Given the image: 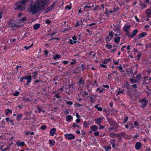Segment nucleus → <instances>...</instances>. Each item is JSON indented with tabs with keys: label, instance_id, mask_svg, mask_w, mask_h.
Segmentation results:
<instances>
[{
	"label": "nucleus",
	"instance_id": "1",
	"mask_svg": "<svg viewBox=\"0 0 151 151\" xmlns=\"http://www.w3.org/2000/svg\"><path fill=\"white\" fill-rule=\"evenodd\" d=\"M47 4L46 0H39L34 4H29L27 9V11L32 14H34L39 11L44 9L45 6Z\"/></svg>",
	"mask_w": 151,
	"mask_h": 151
},
{
	"label": "nucleus",
	"instance_id": "2",
	"mask_svg": "<svg viewBox=\"0 0 151 151\" xmlns=\"http://www.w3.org/2000/svg\"><path fill=\"white\" fill-rule=\"evenodd\" d=\"M28 0H22L21 1L16 3L14 6V8L15 10H23L26 7V3Z\"/></svg>",
	"mask_w": 151,
	"mask_h": 151
},
{
	"label": "nucleus",
	"instance_id": "3",
	"mask_svg": "<svg viewBox=\"0 0 151 151\" xmlns=\"http://www.w3.org/2000/svg\"><path fill=\"white\" fill-rule=\"evenodd\" d=\"M32 79V76L31 75L29 76H24L20 78V82H22L23 83H24L25 82V81H24V80H27V82L25 84V86H27L30 83Z\"/></svg>",
	"mask_w": 151,
	"mask_h": 151
},
{
	"label": "nucleus",
	"instance_id": "4",
	"mask_svg": "<svg viewBox=\"0 0 151 151\" xmlns=\"http://www.w3.org/2000/svg\"><path fill=\"white\" fill-rule=\"evenodd\" d=\"M148 102L147 100L145 98L139 100V102L141 103L140 107L142 109L144 108L146 106Z\"/></svg>",
	"mask_w": 151,
	"mask_h": 151
},
{
	"label": "nucleus",
	"instance_id": "5",
	"mask_svg": "<svg viewBox=\"0 0 151 151\" xmlns=\"http://www.w3.org/2000/svg\"><path fill=\"white\" fill-rule=\"evenodd\" d=\"M12 20H10L8 23V25L9 27H19L22 26V25H21V24H20L19 25H18L17 24L15 23H13L12 22Z\"/></svg>",
	"mask_w": 151,
	"mask_h": 151
},
{
	"label": "nucleus",
	"instance_id": "6",
	"mask_svg": "<svg viewBox=\"0 0 151 151\" xmlns=\"http://www.w3.org/2000/svg\"><path fill=\"white\" fill-rule=\"evenodd\" d=\"M64 136L66 139H68L69 140L73 139H74L75 137V136L74 135L71 133L65 134Z\"/></svg>",
	"mask_w": 151,
	"mask_h": 151
},
{
	"label": "nucleus",
	"instance_id": "7",
	"mask_svg": "<svg viewBox=\"0 0 151 151\" xmlns=\"http://www.w3.org/2000/svg\"><path fill=\"white\" fill-rule=\"evenodd\" d=\"M120 27L118 25H116L115 26L114 28V30L116 32L119 33V34H118L119 35H121V33H120Z\"/></svg>",
	"mask_w": 151,
	"mask_h": 151
},
{
	"label": "nucleus",
	"instance_id": "8",
	"mask_svg": "<svg viewBox=\"0 0 151 151\" xmlns=\"http://www.w3.org/2000/svg\"><path fill=\"white\" fill-rule=\"evenodd\" d=\"M145 13L147 15V17H151V7L146 10Z\"/></svg>",
	"mask_w": 151,
	"mask_h": 151
},
{
	"label": "nucleus",
	"instance_id": "9",
	"mask_svg": "<svg viewBox=\"0 0 151 151\" xmlns=\"http://www.w3.org/2000/svg\"><path fill=\"white\" fill-rule=\"evenodd\" d=\"M104 119V118L101 117L99 118H98L96 119H94V121H95L96 122V123L98 124L99 125H100V123L101 122V121L103 120Z\"/></svg>",
	"mask_w": 151,
	"mask_h": 151
},
{
	"label": "nucleus",
	"instance_id": "10",
	"mask_svg": "<svg viewBox=\"0 0 151 151\" xmlns=\"http://www.w3.org/2000/svg\"><path fill=\"white\" fill-rule=\"evenodd\" d=\"M142 146V144L140 142H137L135 143V147L137 150H139Z\"/></svg>",
	"mask_w": 151,
	"mask_h": 151
},
{
	"label": "nucleus",
	"instance_id": "11",
	"mask_svg": "<svg viewBox=\"0 0 151 151\" xmlns=\"http://www.w3.org/2000/svg\"><path fill=\"white\" fill-rule=\"evenodd\" d=\"M25 145L24 142L23 141L20 142L19 140H17L16 142V145L18 147H19L20 146L23 147Z\"/></svg>",
	"mask_w": 151,
	"mask_h": 151
},
{
	"label": "nucleus",
	"instance_id": "12",
	"mask_svg": "<svg viewBox=\"0 0 151 151\" xmlns=\"http://www.w3.org/2000/svg\"><path fill=\"white\" fill-rule=\"evenodd\" d=\"M56 130V129L55 128L51 129L50 132V135L51 136H53L54 134L55 133Z\"/></svg>",
	"mask_w": 151,
	"mask_h": 151
},
{
	"label": "nucleus",
	"instance_id": "13",
	"mask_svg": "<svg viewBox=\"0 0 151 151\" xmlns=\"http://www.w3.org/2000/svg\"><path fill=\"white\" fill-rule=\"evenodd\" d=\"M77 84H78L79 85H80L81 84L82 85H84V82L83 77H81L80 78V79L79 81L78 82Z\"/></svg>",
	"mask_w": 151,
	"mask_h": 151
},
{
	"label": "nucleus",
	"instance_id": "14",
	"mask_svg": "<svg viewBox=\"0 0 151 151\" xmlns=\"http://www.w3.org/2000/svg\"><path fill=\"white\" fill-rule=\"evenodd\" d=\"M138 32V30L137 29H135L132 33L130 35V37L131 38H133L137 34Z\"/></svg>",
	"mask_w": 151,
	"mask_h": 151
},
{
	"label": "nucleus",
	"instance_id": "15",
	"mask_svg": "<svg viewBox=\"0 0 151 151\" xmlns=\"http://www.w3.org/2000/svg\"><path fill=\"white\" fill-rule=\"evenodd\" d=\"M147 34V33L146 32H143L141 33L138 35V39H139L143 37Z\"/></svg>",
	"mask_w": 151,
	"mask_h": 151
},
{
	"label": "nucleus",
	"instance_id": "16",
	"mask_svg": "<svg viewBox=\"0 0 151 151\" xmlns=\"http://www.w3.org/2000/svg\"><path fill=\"white\" fill-rule=\"evenodd\" d=\"M98 129V127L96 125H93L91 127V129L92 131H95Z\"/></svg>",
	"mask_w": 151,
	"mask_h": 151
},
{
	"label": "nucleus",
	"instance_id": "17",
	"mask_svg": "<svg viewBox=\"0 0 151 151\" xmlns=\"http://www.w3.org/2000/svg\"><path fill=\"white\" fill-rule=\"evenodd\" d=\"M85 65L82 64L81 66L78 67L76 69L77 70H81V69H80V68H81L82 69V71H83L85 69Z\"/></svg>",
	"mask_w": 151,
	"mask_h": 151
},
{
	"label": "nucleus",
	"instance_id": "18",
	"mask_svg": "<svg viewBox=\"0 0 151 151\" xmlns=\"http://www.w3.org/2000/svg\"><path fill=\"white\" fill-rule=\"evenodd\" d=\"M130 25H125L124 27V29L125 31H128L130 27Z\"/></svg>",
	"mask_w": 151,
	"mask_h": 151
},
{
	"label": "nucleus",
	"instance_id": "19",
	"mask_svg": "<svg viewBox=\"0 0 151 151\" xmlns=\"http://www.w3.org/2000/svg\"><path fill=\"white\" fill-rule=\"evenodd\" d=\"M40 27V24H36L34 25L33 29L35 30H37Z\"/></svg>",
	"mask_w": 151,
	"mask_h": 151
},
{
	"label": "nucleus",
	"instance_id": "20",
	"mask_svg": "<svg viewBox=\"0 0 151 151\" xmlns=\"http://www.w3.org/2000/svg\"><path fill=\"white\" fill-rule=\"evenodd\" d=\"M22 114H18L17 117V120L19 121L20 119H21L22 117Z\"/></svg>",
	"mask_w": 151,
	"mask_h": 151
},
{
	"label": "nucleus",
	"instance_id": "21",
	"mask_svg": "<svg viewBox=\"0 0 151 151\" xmlns=\"http://www.w3.org/2000/svg\"><path fill=\"white\" fill-rule=\"evenodd\" d=\"M106 151H108L109 150H110L111 148V147L110 145H108L107 146H105L104 147Z\"/></svg>",
	"mask_w": 151,
	"mask_h": 151
},
{
	"label": "nucleus",
	"instance_id": "22",
	"mask_svg": "<svg viewBox=\"0 0 151 151\" xmlns=\"http://www.w3.org/2000/svg\"><path fill=\"white\" fill-rule=\"evenodd\" d=\"M77 42L76 41H73L71 39H70L69 40V41L68 42V43L73 45V44H75Z\"/></svg>",
	"mask_w": 151,
	"mask_h": 151
},
{
	"label": "nucleus",
	"instance_id": "23",
	"mask_svg": "<svg viewBox=\"0 0 151 151\" xmlns=\"http://www.w3.org/2000/svg\"><path fill=\"white\" fill-rule=\"evenodd\" d=\"M72 116L70 115H68L66 117V121L68 122L70 121L72 118Z\"/></svg>",
	"mask_w": 151,
	"mask_h": 151
},
{
	"label": "nucleus",
	"instance_id": "24",
	"mask_svg": "<svg viewBox=\"0 0 151 151\" xmlns=\"http://www.w3.org/2000/svg\"><path fill=\"white\" fill-rule=\"evenodd\" d=\"M120 37H117L114 38V41L116 43L118 42L120 40Z\"/></svg>",
	"mask_w": 151,
	"mask_h": 151
},
{
	"label": "nucleus",
	"instance_id": "25",
	"mask_svg": "<svg viewBox=\"0 0 151 151\" xmlns=\"http://www.w3.org/2000/svg\"><path fill=\"white\" fill-rule=\"evenodd\" d=\"M83 124L85 127L86 128H87L89 125V123H87L86 121L84 122Z\"/></svg>",
	"mask_w": 151,
	"mask_h": 151
},
{
	"label": "nucleus",
	"instance_id": "26",
	"mask_svg": "<svg viewBox=\"0 0 151 151\" xmlns=\"http://www.w3.org/2000/svg\"><path fill=\"white\" fill-rule=\"evenodd\" d=\"M27 19V18L25 17H24L22 19H20V20H19V22L22 23Z\"/></svg>",
	"mask_w": 151,
	"mask_h": 151
},
{
	"label": "nucleus",
	"instance_id": "27",
	"mask_svg": "<svg viewBox=\"0 0 151 151\" xmlns=\"http://www.w3.org/2000/svg\"><path fill=\"white\" fill-rule=\"evenodd\" d=\"M130 81L132 83H136L137 82H139L138 81L134 79L133 78H130Z\"/></svg>",
	"mask_w": 151,
	"mask_h": 151
},
{
	"label": "nucleus",
	"instance_id": "28",
	"mask_svg": "<svg viewBox=\"0 0 151 151\" xmlns=\"http://www.w3.org/2000/svg\"><path fill=\"white\" fill-rule=\"evenodd\" d=\"M60 57V55L59 54H57L55 56L53 55V58L55 60H56L58 58Z\"/></svg>",
	"mask_w": 151,
	"mask_h": 151
},
{
	"label": "nucleus",
	"instance_id": "29",
	"mask_svg": "<svg viewBox=\"0 0 151 151\" xmlns=\"http://www.w3.org/2000/svg\"><path fill=\"white\" fill-rule=\"evenodd\" d=\"M49 144L51 146H53L54 145L55 143V141H53V142L50 139L49 140Z\"/></svg>",
	"mask_w": 151,
	"mask_h": 151
},
{
	"label": "nucleus",
	"instance_id": "30",
	"mask_svg": "<svg viewBox=\"0 0 151 151\" xmlns=\"http://www.w3.org/2000/svg\"><path fill=\"white\" fill-rule=\"evenodd\" d=\"M112 39V37H109V36H108L106 37V43H108V42L110 41Z\"/></svg>",
	"mask_w": 151,
	"mask_h": 151
},
{
	"label": "nucleus",
	"instance_id": "31",
	"mask_svg": "<svg viewBox=\"0 0 151 151\" xmlns=\"http://www.w3.org/2000/svg\"><path fill=\"white\" fill-rule=\"evenodd\" d=\"M120 88H119V91H118L116 96H117L118 95H119L120 93L123 94L124 92V90H123L121 91H120Z\"/></svg>",
	"mask_w": 151,
	"mask_h": 151
},
{
	"label": "nucleus",
	"instance_id": "32",
	"mask_svg": "<svg viewBox=\"0 0 151 151\" xmlns=\"http://www.w3.org/2000/svg\"><path fill=\"white\" fill-rule=\"evenodd\" d=\"M12 111L10 109H7L6 110V114L7 115L9 114V113H12Z\"/></svg>",
	"mask_w": 151,
	"mask_h": 151
},
{
	"label": "nucleus",
	"instance_id": "33",
	"mask_svg": "<svg viewBox=\"0 0 151 151\" xmlns=\"http://www.w3.org/2000/svg\"><path fill=\"white\" fill-rule=\"evenodd\" d=\"M33 44L32 43V44L29 46L27 47V46H25L24 47V48L26 50H27L29 49L30 48L32 47L33 46Z\"/></svg>",
	"mask_w": 151,
	"mask_h": 151
},
{
	"label": "nucleus",
	"instance_id": "34",
	"mask_svg": "<svg viewBox=\"0 0 151 151\" xmlns=\"http://www.w3.org/2000/svg\"><path fill=\"white\" fill-rule=\"evenodd\" d=\"M106 47H107L108 49H110L112 48V45H111L109 44H106Z\"/></svg>",
	"mask_w": 151,
	"mask_h": 151
},
{
	"label": "nucleus",
	"instance_id": "35",
	"mask_svg": "<svg viewBox=\"0 0 151 151\" xmlns=\"http://www.w3.org/2000/svg\"><path fill=\"white\" fill-rule=\"evenodd\" d=\"M109 136L111 138H114L115 137V134L113 133H111L109 135Z\"/></svg>",
	"mask_w": 151,
	"mask_h": 151
},
{
	"label": "nucleus",
	"instance_id": "36",
	"mask_svg": "<svg viewBox=\"0 0 151 151\" xmlns=\"http://www.w3.org/2000/svg\"><path fill=\"white\" fill-rule=\"evenodd\" d=\"M119 134V137H122V136H124L126 135L125 133L124 132H121Z\"/></svg>",
	"mask_w": 151,
	"mask_h": 151
},
{
	"label": "nucleus",
	"instance_id": "37",
	"mask_svg": "<svg viewBox=\"0 0 151 151\" xmlns=\"http://www.w3.org/2000/svg\"><path fill=\"white\" fill-rule=\"evenodd\" d=\"M54 5H52L50 6L47 8V9L48 10V11H50L51 9H54Z\"/></svg>",
	"mask_w": 151,
	"mask_h": 151
},
{
	"label": "nucleus",
	"instance_id": "38",
	"mask_svg": "<svg viewBox=\"0 0 151 151\" xmlns=\"http://www.w3.org/2000/svg\"><path fill=\"white\" fill-rule=\"evenodd\" d=\"M115 139H111L110 140V143L111 144H114L115 143Z\"/></svg>",
	"mask_w": 151,
	"mask_h": 151
},
{
	"label": "nucleus",
	"instance_id": "39",
	"mask_svg": "<svg viewBox=\"0 0 151 151\" xmlns=\"http://www.w3.org/2000/svg\"><path fill=\"white\" fill-rule=\"evenodd\" d=\"M113 35H114L113 32L112 31H111L109 33V36H110V37H112L113 38Z\"/></svg>",
	"mask_w": 151,
	"mask_h": 151
},
{
	"label": "nucleus",
	"instance_id": "40",
	"mask_svg": "<svg viewBox=\"0 0 151 151\" xmlns=\"http://www.w3.org/2000/svg\"><path fill=\"white\" fill-rule=\"evenodd\" d=\"M141 77V75L140 74H138L136 76V77L138 79L139 81Z\"/></svg>",
	"mask_w": 151,
	"mask_h": 151
},
{
	"label": "nucleus",
	"instance_id": "41",
	"mask_svg": "<svg viewBox=\"0 0 151 151\" xmlns=\"http://www.w3.org/2000/svg\"><path fill=\"white\" fill-rule=\"evenodd\" d=\"M114 73H115L116 74V77L117 79H118L119 78V77L117 76V75L118 74V73L116 71H114L112 72V73H112V75Z\"/></svg>",
	"mask_w": 151,
	"mask_h": 151
},
{
	"label": "nucleus",
	"instance_id": "42",
	"mask_svg": "<svg viewBox=\"0 0 151 151\" xmlns=\"http://www.w3.org/2000/svg\"><path fill=\"white\" fill-rule=\"evenodd\" d=\"M66 103L68 105H72L73 104V102L71 101H67L66 102Z\"/></svg>",
	"mask_w": 151,
	"mask_h": 151
},
{
	"label": "nucleus",
	"instance_id": "43",
	"mask_svg": "<svg viewBox=\"0 0 151 151\" xmlns=\"http://www.w3.org/2000/svg\"><path fill=\"white\" fill-rule=\"evenodd\" d=\"M146 4H141V6L142 7V9L145 8L146 7Z\"/></svg>",
	"mask_w": 151,
	"mask_h": 151
},
{
	"label": "nucleus",
	"instance_id": "44",
	"mask_svg": "<svg viewBox=\"0 0 151 151\" xmlns=\"http://www.w3.org/2000/svg\"><path fill=\"white\" fill-rule=\"evenodd\" d=\"M52 21H50L49 20L47 19L45 21V22L47 24H49L50 23L52 22Z\"/></svg>",
	"mask_w": 151,
	"mask_h": 151
},
{
	"label": "nucleus",
	"instance_id": "45",
	"mask_svg": "<svg viewBox=\"0 0 151 151\" xmlns=\"http://www.w3.org/2000/svg\"><path fill=\"white\" fill-rule=\"evenodd\" d=\"M99 134V131H96L94 133V135L95 136H98Z\"/></svg>",
	"mask_w": 151,
	"mask_h": 151
},
{
	"label": "nucleus",
	"instance_id": "46",
	"mask_svg": "<svg viewBox=\"0 0 151 151\" xmlns=\"http://www.w3.org/2000/svg\"><path fill=\"white\" fill-rule=\"evenodd\" d=\"M128 117L127 116H126L124 119V122L123 123H125L127 121Z\"/></svg>",
	"mask_w": 151,
	"mask_h": 151
},
{
	"label": "nucleus",
	"instance_id": "47",
	"mask_svg": "<svg viewBox=\"0 0 151 151\" xmlns=\"http://www.w3.org/2000/svg\"><path fill=\"white\" fill-rule=\"evenodd\" d=\"M97 91H99V93H102L103 92V88H102V89L100 90V88H98L96 90Z\"/></svg>",
	"mask_w": 151,
	"mask_h": 151
},
{
	"label": "nucleus",
	"instance_id": "48",
	"mask_svg": "<svg viewBox=\"0 0 151 151\" xmlns=\"http://www.w3.org/2000/svg\"><path fill=\"white\" fill-rule=\"evenodd\" d=\"M46 127V126L45 125H43L41 127V129L42 130H44L45 129Z\"/></svg>",
	"mask_w": 151,
	"mask_h": 151
},
{
	"label": "nucleus",
	"instance_id": "49",
	"mask_svg": "<svg viewBox=\"0 0 151 151\" xmlns=\"http://www.w3.org/2000/svg\"><path fill=\"white\" fill-rule=\"evenodd\" d=\"M93 6H94V5H93L92 6H90L86 5V6H85V7H84V9H85L86 8H87L88 9H90L91 7H93Z\"/></svg>",
	"mask_w": 151,
	"mask_h": 151
},
{
	"label": "nucleus",
	"instance_id": "50",
	"mask_svg": "<svg viewBox=\"0 0 151 151\" xmlns=\"http://www.w3.org/2000/svg\"><path fill=\"white\" fill-rule=\"evenodd\" d=\"M19 94V92L18 91H16L15 93H13V95L15 96H18Z\"/></svg>",
	"mask_w": 151,
	"mask_h": 151
},
{
	"label": "nucleus",
	"instance_id": "51",
	"mask_svg": "<svg viewBox=\"0 0 151 151\" xmlns=\"http://www.w3.org/2000/svg\"><path fill=\"white\" fill-rule=\"evenodd\" d=\"M90 102L92 103H93L94 101V99L92 96L90 97Z\"/></svg>",
	"mask_w": 151,
	"mask_h": 151
},
{
	"label": "nucleus",
	"instance_id": "52",
	"mask_svg": "<svg viewBox=\"0 0 151 151\" xmlns=\"http://www.w3.org/2000/svg\"><path fill=\"white\" fill-rule=\"evenodd\" d=\"M65 9H68L69 10H70L71 9V7L69 5H67V6L65 7Z\"/></svg>",
	"mask_w": 151,
	"mask_h": 151
},
{
	"label": "nucleus",
	"instance_id": "53",
	"mask_svg": "<svg viewBox=\"0 0 151 151\" xmlns=\"http://www.w3.org/2000/svg\"><path fill=\"white\" fill-rule=\"evenodd\" d=\"M62 63L65 65H66L68 63V62L67 61L63 60L62 61Z\"/></svg>",
	"mask_w": 151,
	"mask_h": 151
},
{
	"label": "nucleus",
	"instance_id": "54",
	"mask_svg": "<svg viewBox=\"0 0 151 151\" xmlns=\"http://www.w3.org/2000/svg\"><path fill=\"white\" fill-rule=\"evenodd\" d=\"M76 62V60L75 59H73L72 60V62H71L70 64L71 65H73Z\"/></svg>",
	"mask_w": 151,
	"mask_h": 151
},
{
	"label": "nucleus",
	"instance_id": "55",
	"mask_svg": "<svg viewBox=\"0 0 151 151\" xmlns=\"http://www.w3.org/2000/svg\"><path fill=\"white\" fill-rule=\"evenodd\" d=\"M56 33V32H52L51 34H48V35H49L50 36H53Z\"/></svg>",
	"mask_w": 151,
	"mask_h": 151
},
{
	"label": "nucleus",
	"instance_id": "56",
	"mask_svg": "<svg viewBox=\"0 0 151 151\" xmlns=\"http://www.w3.org/2000/svg\"><path fill=\"white\" fill-rule=\"evenodd\" d=\"M80 120L81 119H77L76 120V122L77 124H78L79 122H80Z\"/></svg>",
	"mask_w": 151,
	"mask_h": 151
},
{
	"label": "nucleus",
	"instance_id": "57",
	"mask_svg": "<svg viewBox=\"0 0 151 151\" xmlns=\"http://www.w3.org/2000/svg\"><path fill=\"white\" fill-rule=\"evenodd\" d=\"M44 53L46 55V56H47V55L48 54V51L47 50H45L44 51Z\"/></svg>",
	"mask_w": 151,
	"mask_h": 151
},
{
	"label": "nucleus",
	"instance_id": "58",
	"mask_svg": "<svg viewBox=\"0 0 151 151\" xmlns=\"http://www.w3.org/2000/svg\"><path fill=\"white\" fill-rule=\"evenodd\" d=\"M100 65L101 67H102L103 68H105L107 67L106 65L104 64H101Z\"/></svg>",
	"mask_w": 151,
	"mask_h": 151
},
{
	"label": "nucleus",
	"instance_id": "59",
	"mask_svg": "<svg viewBox=\"0 0 151 151\" xmlns=\"http://www.w3.org/2000/svg\"><path fill=\"white\" fill-rule=\"evenodd\" d=\"M98 111H101L102 110V108L101 107H99L97 109Z\"/></svg>",
	"mask_w": 151,
	"mask_h": 151
},
{
	"label": "nucleus",
	"instance_id": "60",
	"mask_svg": "<svg viewBox=\"0 0 151 151\" xmlns=\"http://www.w3.org/2000/svg\"><path fill=\"white\" fill-rule=\"evenodd\" d=\"M72 39L73 40V41H76V37L75 36H73L72 37Z\"/></svg>",
	"mask_w": 151,
	"mask_h": 151
},
{
	"label": "nucleus",
	"instance_id": "61",
	"mask_svg": "<svg viewBox=\"0 0 151 151\" xmlns=\"http://www.w3.org/2000/svg\"><path fill=\"white\" fill-rule=\"evenodd\" d=\"M126 32V34L128 36H129V37L130 36V35L129 34V31H125Z\"/></svg>",
	"mask_w": 151,
	"mask_h": 151
},
{
	"label": "nucleus",
	"instance_id": "62",
	"mask_svg": "<svg viewBox=\"0 0 151 151\" xmlns=\"http://www.w3.org/2000/svg\"><path fill=\"white\" fill-rule=\"evenodd\" d=\"M6 122H7L9 123V122L10 121L9 120V117H7L6 118Z\"/></svg>",
	"mask_w": 151,
	"mask_h": 151
},
{
	"label": "nucleus",
	"instance_id": "63",
	"mask_svg": "<svg viewBox=\"0 0 151 151\" xmlns=\"http://www.w3.org/2000/svg\"><path fill=\"white\" fill-rule=\"evenodd\" d=\"M107 59H106L103 61V63L104 64H106L107 62Z\"/></svg>",
	"mask_w": 151,
	"mask_h": 151
},
{
	"label": "nucleus",
	"instance_id": "64",
	"mask_svg": "<svg viewBox=\"0 0 151 151\" xmlns=\"http://www.w3.org/2000/svg\"><path fill=\"white\" fill-rule=\"evenodd\" d=\"M118 68H119V69L120 70H122V69H123L122 66L121 65L118 67Z\"/></svg>",
	"mask_w": 151,
	"mask_h": 151
}]
</instances>
